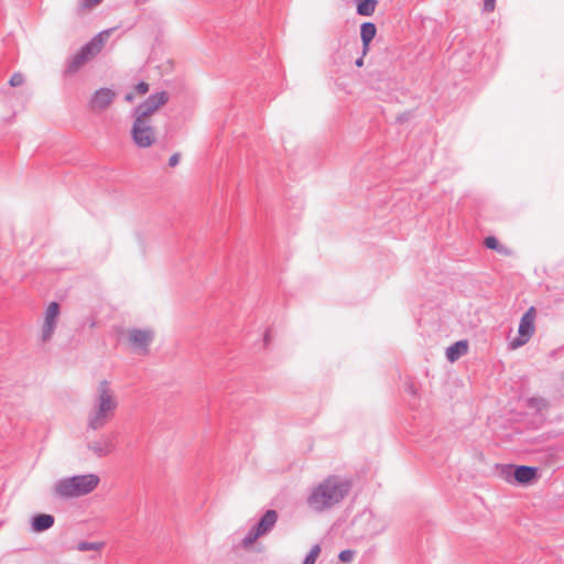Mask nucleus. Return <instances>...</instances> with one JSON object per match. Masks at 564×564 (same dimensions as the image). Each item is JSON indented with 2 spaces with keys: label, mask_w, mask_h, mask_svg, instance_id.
I'll return each instance as SVG.
<instances>
[{
  "label": "nucleus",
  "mask_w": 564,
  "mask_h": 564,
  "mask_svg": "<svg viewBox=\"0 0 564 564\" xmlns=\"http://www.w3.org/2000/svg\"><path fill=\"white\" fill-rule=\"evenodd\" d=\"M118 399L115 390L107 380L97 383L91 408L87 411L85 423L89 431L105 427L115 416Z\"/></svg>",
  "instance_id": "obj_1"
},
{
  "label": "nucleus",
  "mask_w": 564,
  "mask_h": 564,
  "mask_svg": "<svg viewBox=\"0 0 564 564\" xmlns=\"http://www.w3.org/2000/svg\"><path fill=\"white\" fill-rule=\"evenodd\" d=\"M100 482L96 473L76 474L58 479L52 487V494L59 499H77L95 492Z\"/></svg>",
  "instance_id": "obj_2"
},
{
  "label": "nucleus",
  "mask_w": 564,
  "mask_h": 564,
  "mask_svg": "<svg viewBox=\"0 0 564 564\" xmlns=\"http://www.w3.org/2000/svg\"><path fill=\"white\" fill-rule=\"evenodd\" d=\"M349 485L337 477H329L316 486L307 498V506L322 512L337 505L347 495Z\"/></svg>",
  "instance_id": "obj_3"
},
{
  "label": "nucleus",
  "mask_w": 564,
  "mask_h": 564,
  "mask_svg": "<svg viewBox=\"0 0 564 564\" xmlns=\"http://www.w3.org/2000/svg\"><path fill=\"white\" fill-rule=\"evenodd\" d=\"M118 343L128 351L147 356L155 338V332L149 326H127L117 332Z\"/></svg>",
  "instance_id": "obj_4"
},
{
  "label": "nucleus",
  "mask_w": 564,
  "mask_h": 564,
  "mask_svg": "<svg viewBox=\"0 0 564 564\" xmlns=\"http://www.w3.org/2000/svg\"><path fill=\"white\" fill-rule=\"evenodd\" d=\"M112 29L105 30L96 34L87 44H85L76 54L70 58L67 72L76 73L85 64L90 62L97 54L101 52L106 42L108 41Z\"/></svg>",
  "instance_id": "obj_5"
},
{
  "label": "nucleus",
  "mask_w": 564,
  "mask_h": 564,
  "mask_svg": "<svg viewBox=\"0 0 564 564\" xmlns=\"http://www.w3.org/2000/svg\"><path fill=\"white\" fill-rule=\"evenodd\" d=\"M131 137L139 148H150L156 142V131L151 120L134 118Z\"/></svg>",
  "instance_id": "obj_6"
},
{
  "label": "nucleus",
  "mask_w": 564,
  "mask_h": 564,
  "mask_svg": "<svg viewBox=\"0 0 564 564\" xmlns=\"http://www.w3.org/2000/svg\"><path fill=\"white\" fill-rule=\"evenodd\" d=\"M535 319L536 311L533 306H531L520 319L518 336L510 343L511 349H518L531 339L535 332Z\"/></svg>",
  "instance_id": "obj_7"
},
{
  "label": "nucleus",
  "mask_w": 564,
  "mask_h": 564,
  "mask_svg": "<svg viewBox=\"0 0 564 564\" xmlns=\"http://www.w3.org/2000/svg\"><path fill=\"white\" fill-rule=\"evenodd\" d=\"M115 451L113 442L106 435H100L90 441L82 452V459L89 462L106 457Z\"/></svg>",
  "instance_id": "obj_8"
},
{
  "label": "nucleus",
  "mask_w": 564,
  "mask_h": 564,
  "mask_svg": "<svg viewBox=\"0 0 564 564\" xmlns=\"http://www.w3.org/2000/svg\"><path fill=\"white\" fill-rule=\"evenodd\" d=\"M167 100L169 95L165 91H159L151 95L135 108L134 118L151 120V116L163 107Z\"/></svg>",
  "instance_id": "obj_9"
},
{
  "label": "nucleus",
  "mask_w": 564,
  "mask_h": 564,
  "mask_svg": "<svg viewBox=\"0 0 564 564\" xmlns=\"http://www.w3.org/2000/svg\"><path fill=\"white\" fill-rule=\"evenodd\" d=\"M278 520V513L275 510H268L258 525L253 528L243 539L242 545L245 547L251 546L261 535H264L274 527Z\"/></svg>",
  "instance_id": "obj_10"
},
{
  "label": "nucleus",
  "mask_w": 564,
  "mask_h": 564,
  "mask_svg": "<svg viewBox=\"0 0 564 564\" xmlns=\"http://www.w3.org/2000/svg\"><path fill=\"white\" fill-rule=\"evenodd\" d=\"M59 315V306L56 302H51L45 311L44 323L42 327V339L48 341L55 332L57 317Z\"/></svg>",
  "instance_id": "obj_11"
},
{
  "label": "nucleus",
  "mask_w": 564,
  "mask_h": 564,
  "mask_svg": "<svg viewBox=\"0 0 564 564\" xmlns=\"http://www.w3.org/2000/svg\"><path fill=\"white\" fill-rule=\"evenodd\" d=\"M116 94L108 88H101L94 93L89 101L93 111H102L107 109L113 101Z\"/></svg>",
  "instance_id": "obj_12"
},
{
  "label": "nucleus",
  "mask_w": 564,
  "mask_h": 564,
  "mask_svg": "<svg viewBox=\"0 0 564 564\" xmlns=\"http://www.w3.org/2000/svg\"><path fill=\"white\" fill-rule=\"evenodd\" d=\"M377 34V28L371 22H365L360 26V37L362 42V56H365L369 51L370 42L375 39Z\"/></svg>",
  "instance_id": "obj_13"
},
{
  "label": "nucleus",
  "mask_w": 564,
  "mask_h": 564,
  "mask_svg": "<svg viewBox=\"0 0 564 564\" xmlns=\"http://www.w3.org/2000/svg\"><path fill=\"white\" fill-rule=\"evenodd\" d=\"M55 519L52 514L40 513L36 514L31 522L34 532H43L54 525Z\"/></svg>",
  "instance_id": "obj_14"
},
{
  "label": "nucleus",
  "mask_w": 564,
  "mask_h": 564,
  "mask_svg": "<svg viewBox=\"0 0 564 564\" xmlns=\"http://www.w3.org/2000/svg\"><path fill=\"white\" fill-rule=\"evenodd\" d=\"M536 477V468L529 466H518L514 470V479L519 484H529Z\"/></svg>",
  "instance_id": "obj_15"
},
{
  "label": "nucleus",
  "mask_w": 564,
  "mask_h": 564,
  "mask_svg": "<svg viewBox=\"0 0 564 564\" xmlns=\"http://www.w3.org/2000/svg\"><path fill=\"white\" fill-rule=\"evenodd\" d=\"M468 350V344L466 340H460L449 346L446 350V357L449 361L454 362L460 356L465 355Z\"/></svg>",
  "instance_id": "obj_16"
},
{
  "label": "nucleus",
  "mask_w": 564,
  "mask_h": 564,
  "mask_svg": "<svg viewBox=\"0 0 564 564\" xmlns=\"http://www.w3.org/2000/svg\"><path fill=\"white\" fill-rule=\"evenodd\" d=\"M377 6L376 0H359L357 6V12L360 15H372Z\"/></svg>",
  "instance_id": "obj_17"
},
{
  "label": "nucleus",
  "mask_w": 564,
  "mask_h": 564,
  "mask_svg": "<svg viewBox=\"0 0 564 564\" xmlns=\"http://www.w3.org/2000/svg\"><path fill=\"white\" fill-rule=\"evenodd\" d=\"M149 91V84L145 82H141L134 86L133 90L126 95V100L131 102L134 97H142Z\"/></svg>",
  "instance_id": "obj_18"
},
{
  "label": "nucleus",
  "mask_w": 564,
  "mask_h": 564,
  "mask_svg": "<svg viewBox=\"0 0 564 564\" xmlns=\"http://www.w3.org/2000/svg\"><path fill=\"white\" fill-rule=\"evenodd\" d=\"M485 245L487 248L497 250L501 254L509 256L511 253L508 248L500 246L498 240L492 236L485 239Z\"/></svg>",
  "instance_id": "obj_19"
},
{
  "label": "nucleus",
  "mask_w": 564,
  "mask_h": 564,
  "mask_svg": "<svg viewBox=\"0 0 564 564\" xmlns=\"http://www.w3.org/2000/svg\"><path fill=\"white\" fill-rule=\"evenodd\" d=\"M104 546H105V543L100 542V541H96V542H80L77 545V550H79V551L100 552Z\"/></svg>",
  "instance_id": "obj_20"
},
{
  "label": "nucleus",
  "mask_w": 564,
  "mask_h": 564,
  "mask_svg": "<svg viewBox=\"0 0 564 564\" xmlns=\"http://www.w3.org/2000/svg\"><path fill=\"white\" fill-rule=\"evenodd\" d=\"M319 553H321V546L314 545L312 547V550L310 551L308 555L305 557L303 564H315Z\"/></svg>",
  "instance_id": "obj_21"
},
{
  "label": "nucleus",
  "mask_w": 564,
  "mask_h": 564,
  "mask_svg": "<svg viewBox=\"0 0 564 564\" xmlns=\"http://www.w3.org/2000/svg\"><path fill=\"white\" fill-rule=\"evenodd\" d=\"M102 0H82L79 2V9L80 11H87L91 10L95 7H97L99 3H101Z\"/></svg>",
  "instance_id": "obj_22"
},
{
  "label": "nucleus",
  "mask_w": 564,
  "mask_h": 564,
  "mask_svg": "<svg viewBox=\"0 0 564 564\" xmlns=\"http://www.w3.org/2000/svg\"><path fill=\"white\" fill-rule=\"evenodd\" d=\"M354 555H355V552L351 551V550H345V551H341L338 555L339 560L343 562V563H349L352 561L354 558Z\"/></svg>",
  "instance_id": "obj_23"
},
{
  "label": "nucleus",
  "mask_w": 564,
  "mask_h": 564,
  "mask_svg": "<svg viewBox=\"0 0 564 564\" xmlns=\"http://www.w3.org/2000/svg\"><path fill=\"white\" fill-rule=\"evenodd\" d=\"M23 82H24V77H23V75H22V74H20V73H15V74H13V75L11 76V78H10V82H9V83H10V85H11V86L15 87V86H20V85H22V84H23Z\"/></svg>",
  "instance_id": "obj_24"
},
{
  "label": "nucleus",
  "mask_w": 564,
  "mask_h": 564,
  "mask_svg": "<svg viewBox=\"0 0 564 564\" xmlns=\"http://www.w3.org/2000/svg\"><path fill=\"white\" fill-rule=\"evenodd\" d=\"M180 154L178 153H174L173 155L170 156L169 159V165L174 167L178 164L180 162Z\"/></svg>",
  "instance_id": "obj_25"
},
{
  "label": "nucleus",
  "mask_w": 564,
  "mask_h": 564,
  "mask_svg": "<svg viewBox=\"0 0 564 564\" xmlns=\"http://www.w3.org/2000/svg\"><path fill=\"white\" fill-rule=\"evenodd\" d=\"M495 0H484V7L487 11H492L495 9Z\"/></svg>",
  "instance_id": "obj_26"
},
{
  "label": "nucleus",
  "mask_w": 564,
  "mask_h": 564,
  "mask_svg": "<svg viewBox=\"0 0 564 564\" xmlns=\"http://www.w3.org/2000/svg\"><path fill=\"white\" fill-rule=\"evenodd\" d=\"M356 65H357L358 67H361V66L364 65V57L358 58V59L356 61Z\"/></svg>",
  "instance_id": "obj_27"
},
{
  "label": "nucleus",
  "mask_w": 564,
  "mask_h": 564,
  "mask_svg": "<svg viewBox=\"0 0 564 564\" xmlns=\"http://www.w3.org/2000/svg\"><path fill=\"white\" fill-rule=\"evenodd\" d=\"M269 340H270V337H269V335L267 334V335L264 336V341L268 344V343H269Z\"/></svg>",
  "instance_id": "obj_28"
}]
</instances>
